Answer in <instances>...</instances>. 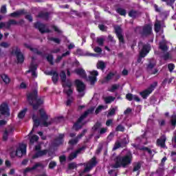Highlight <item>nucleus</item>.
<instances>
[{
	"mask_svg": "<svg viewBox=\"0 0 176 176\" xmlns=\"http://www.w3.org/2000/svg\"><path fill=\"white\" fill-rule=\"evenodd\" d=\"M102 109H104V106L103 105H99L95 111L96 115H98V113H100V112H101V111H102Z\"/></svg>",
	"mask_w": 176,
	"mask_h": 176,
	"instance_id": "nucleus-56",
	"label": "nucleus"
},
{
	"mask_svg": "<svg viewBox=\"0 0 176 176\" xmlns=\"http://www.w3.org/2000/svg\"><path fill=\"white\" fill-rule=\"evenodd\" d=\"M23 46H25L26 49H29L30 52H32V53H34V54H37L38 56H41V57H43V52L38 51V48H34L27 43H24Z\"/></svg>",
	"mask_w": 176,
	"mask_h": 176,
	"instance_id": "nucleus-14",
	"label": "nucleus"
},
{
	"mask_svg": "<svg viewBox=\"0 0 176 176\" xmlns=\"http://www.w3.org/2000/svg\"><path fill=\"white\" fill-rule=\"evenodd\" d=\"M98 28H99V30H100V31L105 32V31H107V26H105V25L100 24V25H98Z\"/></svg>",
	"mask_w": 176,
	"mask_h": 176,
	"instance_id": "nucleus-62",
	"label": "nucleus"
},
{
	"mask_svg": "<svg viewBox=\"0 0 176 176\" xmlns=\"http://www.w3.org/2000/svg\"><path fill=\"white\" fill-rule=\"evenodd\" d=\"M34 27L36 28H37V30H38V31L41 34H45V30L46 28V25L45 24L37 22V23H34Z\"/></svg>",
	"mask_w": 176,
	"mask_h": 176,
	"instance_id": "nucleus-20",
	"label": "nucleus"
},
{
	"mask_svg": "<svg viewBox=\"0 0 176 176\" xmlns=\"http://www.w3.org/2000/svg\"><path fill=\"white\" fill-rule=\"evenodd\" d=\"M96 67L98 69H101L102 71H104V69L107 67V65H105V63L102 60H100L97 63Z\"/></svg>",
	"mask_w": 176,
	"mask_h": 176,
	"instance_id": "nucleus-30",
	"label": "nucleus"
},
{
	"mask_svg": "<svg viewBox=\"0 0 176 176\" xmlns=\"http://www.w3.org/2000/svg\"><path fill=\"white\" fill-rule=\"evenodd\" d=\"M107 130H108V129L107 128H101L100 129V131H99V134L100 135H102V134H105V133H107Z\"/></svg>",
	"mask_w": 176,
	"mask_h": 176,
	"instance_id": "nucleus-64",
	"label": "nucleus"
},
{
	"mask_svg": "<svg viewBox=\"0 0 176 176\" xmlns=\"http://www.w3.org/2000/svg\"><path fill=\"white\" fill-rule=\"evenodd\" d=\"M128 15L132 19H137V17H140V16H141V12L135 10H131L129 12Z\"/></svg>",
	"mask_w": 176,
	"mask_h": 176,
	"instance_id": "nucleus-21",
	"label": "nucleus"
},
{
	"mask_svg": "<svg viewBox=\"0 0 176 176\" xmlns=\"http://www.w3.org/2000/svg\"><path fill=\"white\" fill-rule=\"evenodd\" d=\"M116 113V109L115 108L111 109L107 113V116H113V115H115Z\"/></svg>",
	"mask_w": 176,
	"mask_h": 176,
	"instance_id": "nucleus-55",
	"label": "nucleus"
},
{
	"mask_svg": "<svg viewBox=\"0 0 176 176\" xmlns=\"http://www.w3.org/2000/svg\"><path fill=\"white\" fill-rule=\"evenodd\" d=\"M161 28H162V25L160 24V23L158 22L154 25V30L155 32H160Z\"/></svg>",
	"mask_w": 176,
	"mask_h": 176,
	"instance_id": "nucleus-47",
	"label": "nucleus"
},
{
	"mask_svg": "<svg viewBox=\"0 0 176 176\" xmlns=\"http://www.w3.org/2000/svg\"><path fill=\"white\" fill-rule=\"evenodd\" d=\"M75 168H78V164H76V162H71L68 164L67 170H75Z\"/></svg>",
	"mask_w": 176,
	"mask_h": 176,
	"instance_id": "nucleus-37",
	"label": "nucleus"
},
{
	"mask_svg": "<svg viewBox=\"0 0 176 176\" xmlns=\"http://www.w3.org/2000/svg\"><path fill=\"white\" fill-rule=\"evenodd\" d=\"M97 158L96 157H94L89 161V165H90V166L93 168L97 166Z\"/></svg>",
	"mask_w": 176,
	"mask_h": 176,
	"instance_id": "nucleus-34",
	"label": "nucleus"
},
{
	"mask_svg": "<svg viewBox=\"0 0 176 176\" xmlns=\"http://www.w3.org/2000/svg\"><path fill=\"white\" fill-rule=\"evenodd\" d=\"M174 68H175V65H174L173 63H169L168 65V69L169 70V72H173V71H174Z\"/></svg>",
	"mask_w": 176,
	"mask_h": 176,
	"instance_id": "nucleus-61",
	"label": "nucleus"
},
{
	"mask_svg": "<svg viewBox=\"0 0 176 176\" xmlns=\"http://www.w3.org/2000/svg\"><path fill=\"white\" fill-rule=\"evenodd\" d=\"M30 70H32V72H36V69H38V65H34V64H31L30 67Z\"/></svg>",
	"mask_w": 176,
	"mask_h": 176,
	"instance_id": "nucleus-63",
	"label": "nucleus"
},
{
	"mask_svg": "<svg viewBox=\"0 0 176 176\" xmlns=\"http://www.w3.org/2000/svg\"><path fill=\"white\" fill-rule=\"evenodd\" d=\"M38 111L40 113V119L44 127H49V126L53 124V118H51L50 120L47 122V120H49V116L47 115V113H46L45 109H40Z\"/></svg>",
	"mask_w": 176,
	"mask_h": 176,
	"instance_id": "nucleus-3",
	"label": "nucleus"
},
{
	"mask_svg": "<svg viewBox=\"0 0 176 176\" xmlns=\"http://www.w3.org/2000/svg\"><path fill=\"white\" fill-rule=\"evenodd\" d=\"M112 168H126L133 162V153L128 151L124 155H117L114 159Z\"/></svg>",
	"mask_w": 176,
	"mask_h": 176,
	"instance_id": "nucleus-1",
	"label": "nucleus"
},
{
	"mask_svg": "<svg viewBox=\"0 0 176 176\" xmlns=\"http://www.w3.org/2000/svg\"><path fill=\"white\" fill-rule=\"evenodd\" d=\"M75 85L77 87V91H78V93H83V91H85L86 86L85 85V83H83V82H82L80 80H76Z\"/></svg>",
	"mask_w": 176,
	"mask_h": 176,
	"instance_id": "nucleus-13",
	"label": "nucleus"
},
{
	"mask_svg": "<svg viewBox=\"0 0 176 176\" xmlns=\"http://www.w3.org/2000/svg\"><path fill=\"white\" fill-rule=\"evenodd\" d=\"M149 52H151V44L143 45L142 48L140 52L141 57H146V54H148Z\"/></svg>",
	"mask_w": 176,
	"mask_h": 176,
	"instance_id": "nucleus-12",
	"label": "nucleus"
},
{
	"mask_svg": "<svg viewBox=\"0 0 176 176\" xmlns=\"http://www.w3.org/2000/svg\"><path fill=\"white\" fill-rule=\"evenodd\" d=\"M95 109L96 107H91V108L88 109L84 112L85 116H89V115H91V113H94Z\"/></svg>",
	"mask_w": 176,
	"mask_h": 176,
	"instance_id": "nucleus-36",
	"label": "nucleus"
},
{
	"mask_svg": "<svg viewBox=\"0 0 176 176\" xmlns=\"http://www.w3.org/2000/svg\"><path fill=\"white\" fill-rule=\"evenodd\" d=\"M102 127V123L101 122L97 121L95 124L92 126L93 131H98Z\"/></svg>",
	"mask_w": 176,
	"mask_h": 176,
	"instance_id": "nucleus-29",
	"label": "nucleus"
},
{
	"mask_svg": "<svg viewBox=\"0 0 176 176\" xmlns=\"http://www.w3.org/2000/svg\"><path fill=\"white\" fill-rule=\"evenodd\" d=\"M23 14H27V12H25V10L22 9L19 10L16 12H14L10 14V17H19V16H21Z\"/></svg>",
	"mask_w": 176,
	"mask_h": 176,
	"instance_id": "nucleus-22",
	"label": "nucleus"
},
{
	"mask_svg": "<svg viewBox=\"0 0 176 176\" xmlns=\"http://www.w3.org/2000/svg\"><path fill=\"white\" fill-rule=\"evenodd\" d=\"M10 116V109L6 102H3L0 105V120Z\"/></svg>",
	"mask_w": 176,
	"mask_h": 176,
	"instance_id": "nucleus-6",
	"label": "nucleus"
},
{
	"mask_svg": "<svg viewBox=\"0 0 176 176\" xmlns=\"http://www.w3.org/2000/svg\"><path fill=\"white\" fill-rule=\"evenodd\" d=\"M114 30L120 43L124 44V36H123V30L122 28L119 25H116L114 26Z\"/></svg>",
	"mask_w": 176,
	"mask_h": 176,
	"instance_id": "nucleus-7",
	"label": "nucleus"
},
{
	"mask_svg": "<svg viewBox=\"0 0 176 176\" xmlns=\"http://www.w3.org/2000/svg\"><path fill=\"white\" fill-rule=\"evenodd\" d=\"M115 101V98L113 96H109L104 98L105 104H111V102Z\"/></svg>",
	"mask_w": 176,
	"mask_h": 176,
	"instance_id": "nucleus-45",
	"label": "nucleus"
},
{
	"mask_svg": "<svg viewBox=\"0 0 176 176\" xmlns=\"http://www.w3.org/2000/svg\"><path fill=\"white\" fill-rule=\"evenodd\" d=\"M86 118H87V116L85 115V113H84L83 114H82L80 118L77 120V122L78 123H82V122H83V120L86 119Z\"/></svg>",
	"mask_w": 176,
	"mask_h": 176,
	"instance_id": "nucleus-53",
	"label": "nucleus"
},
{
	"mask_svg": "<svg viewBox=\"0 0 176 176\" xmlns=\"http://www.w3.org/2000/svg\"><path fill=\"white\" fill-rule=\"evenodd\" d=\"M166 141H167V137L166 135H162L160 138L157 140V145L161 148H166Z\"/></svg>",
	"mask_w": 176,
	"mask_h": 176,
	"instance_id": "nucleus-15",
	"label": "nucleus"
},
{
	"mask_svg": "<svg viewBox=\"0 0 176 176\" xmlns=\"http://www.w3.org/2000/svg\"><path fill=\"white\" fill-rule=\"evenodd\" d=\"M12 25H17V21L14 19H10L6 22V28L7 30H10V27H12Z\"/></svg>",
	"mask_w": 176,
	"mask_h": 176,
	"instance_id": "nucleus-27",
	"label": "nucleus"
},
{
	"mask_svg": "<svg viewBox=\"0 0 176 176\" xmlns=\"http://www.w3.org/2000/svg\"><path fill=\"white\" fill-rule=\"evenodd\" d=\"M156 87H157V81H155L149 86V87L143 91H141L140 94L143 100H146L148 97H149L150 94H152V92L155 90V89H156Z\"/></svg>",
	"mask_w": 176,
	"mask_h": 176,
	"instance_id": "nucleus-5",
	"label": "nucleus"
},
{
	"mask_svg": "<svg viewBox=\"0 0 176 176\" xmlns=\"http://www.w3.org/2000/svg\"><path fill=\"white\" fill-rule=\"evenodd\" d=\"M38 157H42L41 151H36V153L32 156V159H38Z\"/></svg>",
	"mask_w": 176,
	"mask_h": 176,
	"instance_id": "nucleus-54",
	"label": "nucleus"
},
{
	"mask_svg": "<svg viewBox=\"0 0 176 176\" xmlns=\"http://www.w3.org/2000/svg\"><path fill=\"white\" fill-rule=\"evenodd\" d=\"M96 42L99 46H104V39L102 38H97Z\"/></svg>",
	"mask_w": 176,
	"mask_h": 176,
	"instance_id": "nucleus-57",
	"label": "nucleus"
},
{
	"mask_svg": "<svg viewBox=\"0 0 176 176\" xmlns=\"http://www.w3.org/2000/svg\"><path fill=\"white\" fill-rule=\"evenodd\" d=\"M64 138H65V134L59 133L58 136L54 139L52 142L53 146H60L64 144Z\"/></svg>",
	"mask_w": 176,
	"mask_h": 176,
	"instance_id": "nucleus-8",
	"label": "nucleus"
},
{
	"mask_svg": "<svg viewBox=\"0 0 176 176\" xmlns=\"http://www.w3.org/2000/svg\"><path fill=\"white\" fill-rule=\"evenodd\" d=\"M126 98L128 101H133V100L136 101V102H140V101H141V99L140 97H138V96L133 95V94L130 93L126 94Z\"/></svg>",
	"mask_w": 176,
	"mask_h": 176,
	"instance_id": "nucleus-17",
	"label": "nucleus"
},
{
	"mask_svg": "<svg viewBox=\"0 0 176 176\" xmlns=\"http://www.w3.org/2000/svg\"><path fill=\"white\" fill-rule=\"evenodd\" d=\"M38 167H41V168H43V164L37 162L32 168H30V167L26 168L25 169V173H30V171H34V170H36Z\"/></svg>",
	"mask_w": 176,
	"mask_h": 176,
	"instance_id": "nucleus-18",
	"label": "nucleus"
},
{
	"mask_svg": "<svg viewBox=\"0 0 176 176\" xmlns=\"http://www.w3.org/2000/svg\"><path fill=\"white\" fill-rule=\"evenodd\" d=\"M122 146V144L119 142H116L114 144V146L113 148V151H116L117 149H119Z\"/></svg>",
	"mask_w": 176,
	"mask_h": 176,
	"instance_id": "nucleus-59",
	"label": "nucleus"
},
{
	"mask_svg": "<svg viewBox=\"0 0 176 176\" xmlns=\"http://www.w3.org/2000/svg\"><path fill=\"white\" fill-rule=\"evenodd\" d=\"M63 93H65V94H67V97H73L71 96V95L74 93V91L72 88H69V89H64Z\"/></svg>",
	"mask_w": 176,
	"mask_h": 176,
	"instance_id": "nucleus-43",
	"label": "nucleus"
},
{
	"mask_svg": "<svg viewBox=\"0 0 176 176\" xmlns=\"http://www.w3.org/2000/svg\"><path fill=\"white\" fill-rule=\"evenodd\" d=\"M0 78H1L3 82L6 85H9L10 83V78H9V76L6 74H2L0 75Z\"/></svg>",
	"mask_w": 176,
	"mask_h": 176,
	"instance_id": "nucleus-26",
	"label": "nucleus"
},
{
	"mask_svg": "<svg viewBox=\"0 0 176 176\" xmlns=\"http://www.w3.org/2000/svg\"><path fill=\"white\" fill-rule=\"evenodd\" d=\"M125 130H126V128L123 125L120 124L116 127L115 131H117V132L120 131L121 133H124Z\"/></svg>",
	"mask_w": 176,
	"mask_h": 176,
	"instance_id": "nucleus-35",
	"label": "nucleus"
},
{
	"mask_svg": "<svg viewBox=\"0 0 176 176\" xmlns=\"http://www.w3.org/2000/svg\"><path fill=\"white\" fill-rule=\"evenodd\" d=\"M57 166V162H56V161H51L48 165V168H50V170H53L54 168V167Z\"/></svg>",
	"mask_w": 176,
	"mask_h": 176,
	"instance_id": "nucleus-46",
	"label": "nucleus"
},
{
	"mask_svg": "<svg viewBox=\"0 0 176 176\" xmlns=\"http://www.w3.org/2000/svg\"><path fill=\"white\" fill-rule=\"evenodd\" d=\"M75 73L80 76L81 78H83L84 79H86L87 78V74H86V71L83 69L82 68H78L75 69Z\"/></svg>",
	"mask_w": 176,
	"mask_h": 176,
	"instance_id": "nucleus-19",
	"label": "nucleus"
},
{
	"mask_svg": "<svg viewBox=\"0 0 176 176\" xmlns=\"http://www.w3.org/2000/svg\"><path fill=\"white\" fill-rule=\"evenodd\" d=\"M141 170V163L137 162L133 166V173H135V171H140Z\"/></svg>",
	"mask_w": 176,
	"mask_h": 176,
	"instance_id": "nucleus-41",
	"label": "nucleus"
},
{
	"mask_svg": "<svg viewBox=\"0 0 176 176\" xmlns=\"http://www.w3.org/2000/svg\"><path fill=\"white\" fill-rule=\"evenodd\" d=\"M27 111H28V109H27V108H25V109L21 110V111L19 113V114H18V118H19V119H24V117L25 116V113L27 112Z\"/></svg>",
	"mask_w": 176,
	"mask_h": 176,
	"instance_id": "nucleus-39",
	"label": "nucleus"
},
{
	"mask_svg": "<svg viewBox=\"0 0 176 176\" xmlns=\"http://www.w3.org/2000/svg\"><path fill=\"white\" fill-rule=\"evenodd\" d=\"M49 40L54 42V43H57L58 45L61 43V40L58 38L50 37Z\"/></svg>",
	"mask_w": 176,
	"mask_h": 176,
	"instance_id": "nucleus-51",
	"label": "nucleus"
},
{
	"mask_svg": "<svg viewBox=\"0 0 176 176\" xmlns=\"http://www.w3.org/2000/svg\"><path fill=\"white\" fill-rule=\"evenodd\" d=\"M59 76H60L62 83L65 82V81L67 80V74H65V72L62 71L60 73Z\"/></svg>",
	"mask_w": 176,
	"mask_h": 176,
	"instance_id": "nucleus-38",
	"label": "nucleus"
},
{
	"mask_svg": "<svg viewBox=\"0 0 176 176\" xmlns=\"http://www.w3.org/2000/svg\"><path fill=\"white\" fill-rule=\"evenodd\" d=\"M113 76H115V74L112 72H110L104 78V80H106V82H109V80H111V79H112V78H113Z\"/></svg>",
	"mask_w": 176,
	"mask_h": 176,
	"instance_id": "nucleus-49",
	"label": "nucleus"
},
{
	"mask_svg": "<svg viewBox=\"0 0 176 176\" xmlns=\"http://www.w3.org/2000/svg\"><path fill=\"white\" fill-rule=\"evenodd\" d=\"M63 87H64V89H65V87L71 89V87H72V82L71 81V80H66L65 82L63 84Z\"/></svg>",
	"mask_w": 176,
	"mask_h": 176,
	"instance_id": "nucleus-33",
	"label": "nucleus"
},
{
	"mask_svg": "<svg viewBox=\"0 0 176 176\" xmlns=\"http://www.w3.org/2000/svg\"><path fill=\"white\" fill-rule=\"evenodd\" d=\"M50 75H52V79L53 83H57L58 82V73L57 72L53 71L50 72Z\"/></svg>",
	"mask_w": 176,
	"mask_h": 176,
	"instance_id": "nucleus-25",
	"label": "nucleus"
},
{
	"mask_svg": "<svg viewBox=\"0 0 176 176\" xmlns=\"http://www.w3.org/2000/svg\"><path fill=\"white\" fill-rule=\"evenodd\" d=\"M50 16V14L47 12H40L37 15V17L38 19H43V20H49V17Z\"/></svg>",
	"mask_w": 176,
	"mask_h": 176,
	"instance_id": "nucleus-23",
	"label": "nucleus"
},
{
	"mask_svg": "<svg viewBox=\"0 0 176 176\" xmlns=\"http://www.w3.org/2000/svg\"><path fill=\"white\" fill-rule=\"evenodd\" d=\"M27 100L34 111H38L41 105L43 104V99L38 98V90L36 89L27 94Z\"/></svg>",
	"mask_w": 176,
	"mask_h": 176,
	"instance_id": "nucleus-2",
	"label": "nucleus"
},
{
	"mask_svg": "<svg viewBox=\"0 0 176 176\" xmlns=\"http://www.w3.org/2000/svg\"><path fill=\"white\" fill-rule=\"evenodd\" d=\"M116 12L120 16H124V17H126V14H127V11H126V10H124V9H123L122 8H117L116 9Z\"/></svg>",
	"mask_w": 176,
	"mask_h": 176,
	"instance_id": "nucleus-32",
	"label": "nucleus"
},
{
	"mask_svg": "<svg viewBox=\"0 0 176 176\" xmlns=\"http://www.w3.org/2000/svg\"><path fill=\"white\" fill-rule=\"evenodd\" d=\"M90 75L89 76V80L90 82V85L92 86L96 85V82H97V76H98V72L97 70H94L90 72Z\"/></svg>",
	"mask_w": 176,
	"mask_h": 176,
	"instance_id": "nucleus-11",
	"label": "nucleus"
},
{
	"mask_svg": "<svg viewBox=\"0 0 176 176\" xmlns=\"http://www.w3.org/2000/svg\"><path fill=\"white\" fill-rule=\"evenodd\" d=\"M86 149V147L82 146L77 149L75 152L71 153L69 155V160L72 161L74 159H76V157H78V153H80L82 151H85Z\"/></svg>",
	"mask_w": 176,
	"mask_h": 176,
	"instance_id": "nucleus-16",
	"label": "nucleus"
},
{
	"mask_svg": "<svg viewBox=\"0 0 176 176\" xmlns=\"http://www.w3.org/2000/svg\"><path fill=\"white\" fill-rule=\"evenodd\" d=\"M78 138H75V139H72V140H70L69 141V145H76V144H78Z\"/></svg>",
	"mask_w": 176,
	"mask_h": 176,
	"instance_id": "nucleus-58",
	"label": "nucleus"
},
{
	"mask_svg": "<svg viewBox=\"0 0 176 176\" xmlns=\"http://www.w3.org/2000/svg\"><path fill=\"white\" fill-rule=\"evenodd\" d=\"M25 153H27V145L24 144H20L19 147L16 150V156L21 157V156H23V155H25Z\"/></svg>",
	"mask_w": 176,
	"mask_h": 176,
	"instance_id": "nucleus-9",
	"label": "nucleus"
},
{
	"mask_svg": "<svg viewBox=\"0 0 176 176\" xmlns=\"http://www.w3.org/2000/svg\"><path fill=\"white\" fill-rule=\"evenodd\" d=\"M82 127H83V125L80 124V122H78V121H76L73 125V129L75 131H79Z\"/></svg>",
	"mask_w": 176,
	"mask_h": 176,
	"instance_id": "nucleus-31",
	"label": "nucleus"
},
{
	"mask_svg": "<svg viewBox=\"0 0 176 176\" xmlns=\"http://www.w3.org/2000/svg\"><path fill=\"white\" fill-rule=\"evenodd\" d=\"M38 140H39V137H38V135H32V136L31 137L30 141V143H31V144H34V142H38Z\"/></svg>",
	"mask_w": 176,
	"mask_h": 176,
	"instance_id": "nucleus-48",
	"label": "nucleus"
},
{
	"mask_svg": "<svg viewBox=\"0 0 176 176\" xmlns=\"http://www.w3.org/2000/svg\"><path fill=\"white\" fill-rule=\"evenodd\" d=\"M170 124L173 129L176 127V113H173L170 116Z\"/></svg>",
	"mask_w": 176,
	"mask_h": 176,
	"instance_id": "nucleus-28",
	"label": "nucleus"
},
{
	"mask_svg": "<svg viewBox=\"0 0 176 176\" xmlns=\"http://www.w3.org/2000/svg\"><path fill=\"white\" fill-rule=\"evenodd\" d=\"M32 119H33V122H34V125H33V128L30 133H34V131L35 130V127H39V126L41 124V120H39V119H38V118H35V116H32Z\"/></svg>",
	"mask_w": 176,
	"mask_h": 176,
	"instance_id": "nucleus-24",
	"label": "nucleus"
},
{
	"mask_svg": "<svg viewBox=\"0 0 176 176\" xmlns=\"http://www.w3.org/2000/svg\"><path fill=\"white\" fill-rule=\"evenodd\" d=\"M10 54L12 56H16L18 64H23L24 63V54H23L21 50L19 47H12Z\"/></svg>",
	"mask_w": 176,
	"mask_h": 176,
	"instance_id": "nucleus-4",
	"label": "nucleus"
},
{
	"mask_svg": "<svg viewBox=\"0 0 176 176\" xmlns=\"http://www.w3.org/2000/svg\"><path fill=\"white\" fill-rule=\"evenodd\" d=\"M72 102H74V97H67V100L66 102L67 107H69Z\"/></svg>",
	"mask_w": 176,
	"mask_h": 176,
	"instance_id": "nucleus-52",
	"label": "nucleus"
},
{
	"mask_svg": "<svg viewBox=\"0 0 176 176\" xmlns=\"http://www.w3.org/2000/svg\"><path fill=\"white\" fill-rule=\"evenodd\" d=\"M140 151H146V152H148V153L149 155H152V150H151V148L146 147V146H143L142 148H140Z\"/></svg>",
	"mask_w": 176,
	"mask_h": 176,
	"instance_id": "nucleus-60",
	"label": "nucleus"
},
{
	"mask_svg": "<svg viewBox=\"0 0 176 176\" xmlns=\"http://www.w3.org/2000/svg\"><path fill=\"white\" fill-rule=\"evenodd\" d=\"M46 59H47V61L50 63V65H54V62L53 61V60H54V58L53 57V55L49 54L47 56Z\"/></svg>",
	"mask_w": 176,
	"mask_h": 176,
	"instance_id": "nucleus-42",
	"label": "nucleus"
},
{
	"mask_svg": "<svg viewBox=\"0 0 176 176\" xmlns=\"http://www.w3.org/2000/svg\"><path fill=\"white\" fill-rule=\"evenodd\" d=\"M9 138V131L8 130H5L3 133V141H8V139Z\"/></svg>",
	"mask_w": 176,
	"mask_h": 176,
	"instance_id": "nucleus-50",
	"label": "nucleus"
},
{
	"mask_svg": "<svg viewBox=\"0 0 176 176\" xmlns=\"http://www.w3.org/2000/svg\"><path fill=\"white\" fill-rule=\"evenodd\" d=\"M141 34L142 36H150V35H152V26L149 24L145 25Z\"/></svg>",
	"mask_w": 176,
	"mask_h": 176,
	"instance_id": "nucleus-10",
	"label": "nucleus"
},
{
	"mask_svg": "<svg viewBox=\"0 0 176 176\" xmlns=\"http://www.w3.org/2000/svg\"><path fill=\"white\" fill-rule=\"evenodd\" d=\"M160 49L162 50V52H167L168 50V47L163 43H160Z\"/></svg>",
	"mask_w": 176,
	"mask_h": 176,
	"instance_id": "nucleus-44",
	"label": "nucleus"
},
{
	"mask_svg": "<svg viewBox=\"0 0 176 176\" xmlns=\"http://www.w3.org/2000/svg\"><path fill=\"white\" fill-rule=\"evenodd\" d=\"M119 87H120V84H114L111 86V88L109 89V91H110L111 93H115V91L118 90Z\"/></svg>",
	"mask_w": 176,
	"mask_h": 176,
	"instance_id": "nucleus-40",
	"label": "nucleus"
}]
</instances>
